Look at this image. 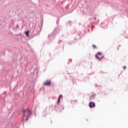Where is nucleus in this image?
Returning <instances> with one entry per match:
<instances>
[{
    "mask_svg": "<svg viewBox=\"0 0 128 128\" xmlns=\"http://www.w3.org/2000/svg\"><path fill=\"white\" fill-rule=\"evenodd\" d=\"M89 108H96V103H94V102H90Z\"/></svg>",
    "mask_w": 128,
    "mask_h": 128,
    "instance_id": "obj_3",
    "label": "nucleus"
},
{
    "mask_svg": "<svg viewBox=\"0 0 128 128\" xmlns=\"http://www.w3.org/2000/svg\"><path fill=\"white\" fill-rule=\"evenodd\" d=\"M62 94L60 95V96H58V104H60V98H62Z\"/></svg>",
    "mask_w": 128,
    "mask_h": 128,
    "instance_id": "obj_5",
    "label": "nucleus"
},
{
    "mask_svg": "<svg viewBox=\"0 0 128 128\" xmlns=\"http://www.w3.org/2000/svg\"><path fill=\"white\" fill-rule=\"evenodd\" d=\"M32 112L30 110H25L24 112V116L25 120H28V116L30 115Z\"/></svg>",
    "mask_w": 128,
    "mask_h": 128,
    "instance_id": "obj_1",
    "label": "nucleus"
},
{
    "mask_svg": "<svg viewBox=\"0 0 128 128\" xmlns=\"http://www.w3.org/2000/svg\"><path fill=\"white\" fill-rule=\"evenodd\" d=\"M96 57L98 60H102L104 58V56H102V53L100 52H98L96 54Z\"/></svg>",
    "mask_w": 128,
    "mask_h": 128,
    "instance_id": "obj_2",
    "label": "nucleus"
},
{
    "mask_svg": "<svg viewBox=\"0 0 128 128\" xmlns=\"http://www.w3.org/2000/svg\"><path fill=\"white\" fill-rule=\"evenodd\" d=\"M28 34H30V32L28 31H26V36H28Z\"/></svg>",
    "mask_w": 128,
    "mask_h": 128,
    "instance_id": "obj_6",
    "label": "nucleus"
},
{
    "mask_svg": "<svg viewBox=\"0 0 128 128\" xmlns=\"http://www.w3.org/2000/svg\"><path fill=\"white\" fill-rule=\"evenodd\" d=\"M126 66H123V70H126Z\"/></svg>",
    "mask_w": 128,
    "mask_h": 128,
    "instance_id": "obj_7",
    "label": "nucleus"
},
{
    "mask_svg": "<svg viewBox=\"0 0 128 128\" xmlns=\"http://www.w3.org/2000/svg\"><path fill=\"white\" fill-rule=\"evenodd\" d=\"M52 84V82L50 80H47L44 83V86H50Z\"/></svg>",
    "mask_w": 128,
    "mask_h": 128,
    "instance_id": "obj_4",
    "label": "nucleus"
},
{
    "mask_svg": "<svg viewBox=\"0 0 128 128\" xmlns=\"http://www.w3.org/2000/svg\"><path fill=\"white\" fill-rule=\"evenodd\" d=\"M93 48H96V46L95 45H93Z\"/></svg>",
    "mask_w": 128,
    "mask_h": 128,
    "instance_id": "obj_8",
    "label": "nucleus"
}]
</instances>
